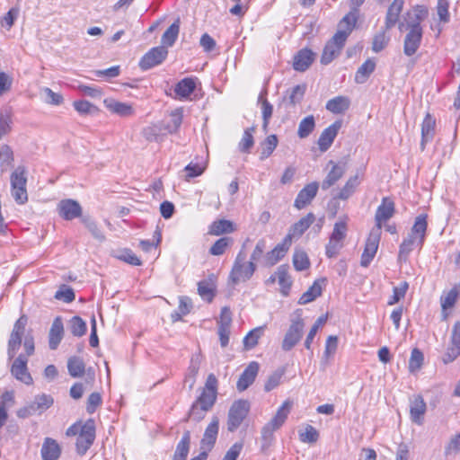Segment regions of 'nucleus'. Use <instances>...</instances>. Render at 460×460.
<instances>
[{
    "instance_id": "16",
    "label": "nucleus",
    "mask_w": 460,
    "mask_h": 460,
    "mask_svg": "<svg viewBox=\"0 0 460 460\" xmlns=\"http://www.w3.org/2000/svg\"><path fill=\"white\" fill-rule=\"evenodd\" d=\"M341 128V121L337 120L322 132L318 139L319 149L322 152H325L330 148Z\"/></svg>"
},
{
    "instance_id": "56",
    "label": "nucleus",
    "mask_w": 460,
    "mask_h": 460,
    "mask_svg": "<svg viewBox=\"0 0 460 460\" xmlns=\"http://www.w3.org/2000/svg\"><path fill=\"white\" fill-rule=\"evenodd\" d=\"M409 288V284L406 281L400 283L399 286L394 287L393 289V296L388 300L387 304L393 305L398 303L401 299L405 296V294Z\"/></svg>"
},
{
    "instance_id": "57",
    "label": "nucleus",
    "mask_w": 460,
    "mask_h": 460,
    "mask_svg": "<svg viewBox=\"0 0 460 460\" xmlns=\"http://www.w3.org/2000/svg\"><path fill=\"white\" fill-rule=\"evenodd\" d=\"M326 321L327 316L322 315L315 321V323L312 326L305 341V347L307 349H310L314 336L316 335L318 330L326 323Z\"/></svg>"
},
{
    "instance_id": "28",
    "label": "nucleus",
    "mask_w": 460,
    "mask_h": 460,
    "mask_svg": "<svg viewBox=\"0 0 460 460\" xmlns=\"http://www.w3.org/2000/svg\"><path fill=\"white\" fill-rule=\"evenodd\" d=\"M350 105V100L347 96H336L326 102L325 108L333 114L344 113Z\"/></svg>"
},
{
    "instance_id": "26",
    "label": "nucleus",
    "mask_w": 460,
    "mask_h": 460,
    "mask_svg": "<svg viewBox=\"0 0 460 460\" xmlns=\"http://www.w3.org/2000/svg\"><path fill=\"white\" fill-rule=\"evenodd\" d=\"M426 403L421 396H416L410 405L411 419L413 422L420 425L423 420V415L426 412Z\"/></svg>"
},
{
    "instance_id": "40",
    "label": "nucleus",
    "mask_w": 460,
    "mask_h": 460,
    "mask_svg": "<svg viewBox=\"0 0 460 460\" xmlns=\"http://www.w3.org/2000/svg\"><path fill=\"white\" fill-rule=\"evenodd\" d=\"M67 370L71 376H82L85 371V364L79 357H71L67 361Z\"/></svg>"
},
{
    "instance_id": "1",
    "label": "nucleus",
    "mask_w": 460,
    "mask_h": 460,
    "mask_svg": "<svg viewBox=\"0 0 460 460\" xmlns=\"http://www.w3.org/2000/svg\"><path fill=\"white\" fill-rule=\"evenodd\" d=\"M413 14L415 18L408 22L410 31L406 34L403 44V52L409 57L414 55L420 48L422 39L420 22L426 17L427 11L418 7Z\"/></svg>"
},
{
    "instance_id": "33",
    "label": "nucleus",
    "mask_w": 460,
    "mask_h": 460,
    "mask_svg": "<svg viewBox=\"0 0 460 460\" xmlns=\"http://www.w3.org/2000/svg\"><path fill=\"white\" fill-rule=\"evenodd\" d=\"M323 280L314 281V284L301 296V297L298 300V303L300 305H306L314 301L318 296H320L323 292Z\"/></svg>"
},
{
    "instance_id": "63",
    "label": "nucleus",
    "mask_w": 460,
    "mask_h": 460,
    "mask_svg": "<svg viewBox=\"0 0 460 460\" xmlns=\"http://www.w3.org/2000/svg\"><path fill=\"white\" fill-rule=\"evenodd\" d=\"M460 452V434L454 435L445 447V456L456 455Z\"/></svg>"
},
{
    "instance_id": "50",
    "label": "nucleus",
    "mask_w": 460,
    "mask_h": 460,
    "mask_svg": "<svg viewBox=\"0 0 460 460\" xmlns=\"http://www.w3.org/2000/svg\"><path fill=\"white\" fill-rule=\"evenodd\" d=\"M12 114L7 109L0 111V139L7 135L12 128Z\"/></svg>"
},
{
    "instance_id": "20",
    "label": "nucleus",
    "mask_w": 460,
    "mask_h": 460,
    "mask_svg": "<svg viewBox=\"0 0 460 460\" xmlns=\"http://www.w3.org/2000/svg\"><path fill=\"white\" fill-rule=\"evenodd\" d=\"M332 165V169L326 175L325 179L322 182V189L328 190L330 187L334 185L345 173L346 166L345 164H335L332 161L329 162Z\"/></svg>"
},
{
    "instance_id": "47",
    "label": "nucleus",
    "mask_w": 460,
    "mask_h": 460,
    "mask_svg": "<svg viewBox=\"0 0 460 460\" xmlns=\"http://www.w3.org/2000/svg\"><path fill=\"white\" fill-rule=\"evenodd\" d=\"M68 328L71 333L76 337L84 335L87 330L85 322L79 316L72 317L69 321Z\"/></svg>"
},
{
    "instance_id": "19",
    "label": "nucleus",
    "mask_w": 460,
    "mask_h": 460,
    "mask_svg": "<svg viewBox=\"0 0 460 460\" xmlns=\"http://www.w3.org/2000/svg\"><path fill=\"white\" fill-rule=\"evenodd\" d=\"M104 106L111 112L121 117H129L134 114V109L128 102H121L113 98H107L103 101Z\"/></svg>"
},
{
    "instance_id": "53",
    "label": "nucleus",
    "mask_w": 460,
    "mask_h": 460,
    "mask_svg": "<svg viewBox=\"0 0 460 460\" xmlns=\"http://www.w3.org/2000/svg\"><path fill=\"white\" fill-rule=\"evenodd\" d=\"M293 264L296 270H306L310 265L307 254L304 251H296L293 256Z\"/></svg>"
},
{
    "instance_id": "13",
    "label": "nucleus",
    "mask_w": 460,
    "mask_h": 460,
    "mask_svg": "<svg viewBox=\"0 0 460 460\" xmlns=\"http://www.w3.org/2000/svg\"><path fill=\"white\" fill-rule=\"evenodd\" d=\"M394 213V203L389 198H383L381 204L378 206L375 219L376 226L374 227H379V231L382 232V223L390 219Z\"/></svg>"
},
{
    "instance_id": "59",
    "label": "nucleus",
    "mask_w": 460,
    "mask_h": 460,
    "mask_svg": "<svg viewBox=\"0 0 460 460\" xmlns=\"http://www.w3.org/2000/svg\"><path fill=\"white\" fill-rule=\"evenodd\" d=\"M458 295L459 291L457 290V288H453L447 294L441 296L440 301L443 311L454 306L458 297Z\"/></svg>"
},
{
    "instance_id": "52",
    "label": "nucleus",
    "mask_w": 460,
    "mask_h": 460,
    "mask_svg": "<svg viewBox=\"0 0 460 460\" xmlns=\"http://www.w3.org/2000/svg\"><path fill=\"white\" fill-rule=\"evenodd\" d=\"M116 258L133 266H139L142 264L140 259L129 249L119 251Z\"/></svg>"
},
{
    "instance_id": "37",
    "label": "nucleus",
    "mask_w": 460,
    "mask_h": 460,
    "mask_svg": "<svg viewBox=\"0 0 460 460\" xmlns=\"http://www.w3.org/2000/svg\"><path fill=\"white\" fill-rule=\"evenodd\" d=\"M338 348V338L337 336L331 335L327 338L325 342V349L324 352L321 360V367L323 370L325 369V367L328 365L330 358H332Z\"/></svg>"
},
{
    "instance_id": "48",
    "label": "nucleus",
    "mask_w": 460,
    "mask_h": 460,
    "mask_svg": "<svg viewBox=\"0 0 460 460\" xmlns=\"http://www.w3.org/2000/svg\"><path fill=\"white\" fill-rule=\"evenodd\" d=\"M233 243L234 241L231 237H222L214 243L209 249V252L215 256L222 255Z\"/></svg>"
},
{
    "instance_id": "54",
    "label": "nucleus",
    "mask_w": 460,
    "mask_h": 460,
    "mask_svg": "<svg viewBox=\"0 0 460 460\" xmlns=\"http://www.w3.org/2000/svg\"><path fill=\"white\" fill-rule=\"evenodd\" d=\"M217 393L208 392L203 390L201 394L195 401L199 403L204 409L210 410L216 402Z\"/></svg>"
},
{
    "instance_id": "10",
    "label": "nucleus",
    "mask_w": 460,
    "mask_h": 460,
    "mask_svg": "<svg viewBox=\"0 0 460 460\" xmlns=\"http://www.w3.org/2000/svg\"><path fill=\"white\" fill-rule=\"evenodd\" d=\"M168 55V50L164 47L159 46L152 48L146 52L139 61V66L142 70H148L163 63Z\"/></svg>"
},
{
    "instance_id": "49",
    "label": "nucleus",
    "mask_w": 460,
    "mask_h": 460,
    "mask_svg": "<svg viewBox=\"0 0 460 460\" xmlns=\"http://www.w3.org/2000/svg\"><path fill=\"white\" fill-rule=\"evenodd\" d=\"M426 230H427L426 216L420 215L419 217H416L411 233L417 235L419 237L420 242H424Z\"/></svg>"
},
{
    "instance_id": "34",
    "label": "nucleus",
    "mask_w": 460,
    "mask_h": 460,
    "mask_svg": "<svg viewBox=\"0 0 460 460\" xmlns=\"http://www.w3.org/2000/svg\"><path fill=\"white\" fill-rule=\"evenodd\" d=\"M190 432L189 430H186L180 442L178 443L176 447V450L173 455V458L175 460H186L187 456L189 454L190 450Z\"/></svg>"
},
{
    "instance_id": "25",
    "label": "nucleus",
    "mask_w": 460,
    "mask_h": 460,
    "mask_svg": "<svg viewBox=\"0 0 460 460\" xmlns=\"http://www.w3.org/2000/svg\"><path fill=\"white\" fill-rule=\"evenodd\" d=\"M40 452L43 460H58L60 456L61 449L55 439L46 438Z\"/></svg>"
},
{
    "instance_id": "31",
    "label": "nucleus",
    "mask_w": 460,
    "mask_h": 460,
    "mask_svg": "<svg viewBox=\"0 0 460 460\" xmlns=\"http://www.w3.org/2000/svg\"><path fill=\"white\" fill-rule=\"evenodd\" d=\"M180 32V19L178 18L163 34L161 42L162 47L167 49L172 47L176 41Z\"/></svg>"
},
{
    "instance_id": "18",
    "label": "nucleus",
    "mask_w": 460,
    "mask_h": 460,
    "mask_svg": "<svg viewBox=\"0 0 460 460\" xmlns=\"http://www.w3.org/2000/svg\"><path fill=\"white\" fill-rule=\"evenodd\" d=\"M315 217L313 213H308L305 217H302L296 223L292 225L288 230V234L286 236H289L290 243L294 239H298L302 234L309 228V226L314 222Z\"/></svg>"
},
{
    "instance_id": "43",
    "label": "nucleus",
    "mask_w": 460,
    "mask_h": 460,
    "mask_svg": "<svg viewBox=\"0 0 460 460\" xmlns=\"http://www.w3.org/2000/svg\"><path fill=\"white\" fill-rule=\"evenodd\" d=\"M13 153L7 145L0 147V170L2 172H6L13 164Z\"/></svg>"
},
{
    "instance_id": "11",
    "label": "nucleus",
    "mask_w": 460,
    "mask_h": 460,
    "mask_svg": "<svg viewBox=\"0 0 460 460\" xmlns=\"http://www.w3.org/2000/svg\"><path fill=\"white\" fill-rule=\"evenodd\" d=\"M219 430V420L217 417H213L210 423L205 429L203 438L200 441V450L207 455L213 448Z\"/></svg>"
},
{
    "instance_id": "9",
    "label": "nucleus",
    "mask_w": 460,
    "mask_h": 460,
    "mask_svg": "<svg viewBox=\"0 0 460 460\" xmlns=\"http://www.w3.org/2000/svg\"><path fill=\"white\" fill-rule=\"evenodd\" d=\"M27 324L26 316H21L14 323L13 331L8 341V356L13 358L21 347L22 336Z\"/></svg>"
},
{
    "instance_id": "23",
    "label": "nucleus",
    "mask_w": 460,
    "mask_h": 460,
    "mask_svg": "<svg viewBox=\"0 0 460 460\" xmlns=\"http://www.w3.org/2000/svg\"><path fill=\"white\" fill-rule=\"evenodd\" d=\"M435 128H436V120L435 119L428 113L421 124V141H420V148L421 150L425 149V146L427 143L430 142L435 136Z\"/></svg>"
},
{
    "instance_id": "7",
    "label": "nucleus",
    "mask_w": 460,
    "mask_h": 460,
    "mask_svg": "<svg viewBox=\"0 0 460 460\" xmlns=\"http://www.w3.org/2000/svg\"><path fill=\"white\" fill-rule=\"evenodd\" d=\"M95 438V425L93 420H88L80 429L79 436L76 439V450L81 456L93 445Z\"/></svg>"
},
{
    "instance_id": "27",
    "label": "nucleus",
    "mask_w": 460,
    "mask_h": 460,
    "mask_svg": "<svg viewBox=\"0 0 460 460\" xmlns=\"http://www.w3.org/2000/svg\"><path fill=\"white\" fill-rule=\"evenodd\" d=\"M403 4L404 0H394L388 7L385 16V28L387 30L393 28L398 22Z\"/></svg>"
},
{
    "instance_id": "55",
    "label": "nucleus",
    "mask_w": 460,
    "mask_h": 460,
    "mask_svg": "<svg viewBox=\"0 0 460 460\" xmlns=\"http://www.w3.org/2000/svg\"><path fill=\"white\" fill-rule=\"evenodd\" d=\"M255 130L254 127L246 128L243 132V137L239 143V148L242 152L246 153L253 146L254 140L252 132Z\"/></svg>"
},
{
    "instance_id": "24",
    "label": "nucleus",
    "mask_w": 460,
    "mask_h": 460,
    "mask_svg": "<svg viewBox=\"0 0 460 460\" xmlns=\"http://www.w3.org/2000/svg\"><path fill=\"white\" fill-rule=\"evenodd\" d=\"M314 59V53L307 49H301L295 57L293 61V67L299 72L305 71L313 63Z\"/></svg>"
},
{
    "instance_id": "17",
    "label": "nucleus",
    "mask_w": 460,
    "mask_h": 460,
    "mask_svg": "<svg viewBox=\"0 0 460 460\" xmlns=\"http://www.w3.org/2000/svg\"><path fill=\"white\" fill-rule=\"evenodd\" d=\"M11 372L16 379L22 381L26 385L32 383V377L27 371V357L20 355L12 366Z\"/></svg>"
},
{
    "instance_id": "62",
    "label": "nucleus",
    "mask_w": 460,
    "mask_h": 460,
    "mask_svg": "<svg viewBox=\"0 0 460 460\" xmlns=\"http://www.w3.org/2000/svg\"><path fill=\"white\" fill-rule=\"evenodd\" d=\"M357 13L358 12H354L351 9V11L348 14H346L340 22V27L345 28V29H342L341 31H347L348 36L351 32V31L357 22Z\"/></svg>"
},
{
    "instance_id": "42",
    "label": "nucleus",
    "mask_w": 460,
    "mask_h": 460,
    "mask_svg": "<svg viewBox=\"0 0 460 460\" xmlns=\"http://www.w3.org/2000/svg\"><path fill=\"white\" fill-rule=\"evenodd\" d=\"M279 143L278 137L276 135L272 134L266 137V139L261 143V152L260 155V159L264 160L271 155L275 148L277 147Z\"/></svg>"
},
{
    "instance_id": "21",
    "label": "nucleus",
    "mask_w": 460,
    "mask_h": 460,
    "mask_svg": "<svg viewBox=\"0 0 460 460\" xmlns=\"http://www.w3.org/2000/svg\"><path fill=\"white\" fill-rule=\"evenodd\" d=\"M64 325L61 317L54 319L49 333V346L50 349H56L63 339Z\"/></svg>"
},
{
    "instance_id": "30",
    "label": "nucleus",
    "mask_w": 460,
    "mask_h": 460,
    "mask_svg": "<svg viewBox=\"0 0 460 460\" xmlns=\"http://www.w3.org/2000/svg\"><path fill=\"white\" fill-rule=\"evenodd\" d=\"M266 325H261L251 330L243 340L244 350H251L258 344L259 340L263 336Z\"/></svg>"
},
{
    "instance_id": "58",
    "label": "nucleus",
    "mask_w": 460,
    "mask_h": 460,
    "mask_svg": "<svg viewBox=\"0 0 460 460\" xmlns=\"http://www.w3.org/2000/svg\"><path fill=\"white\" fill-rule=\"evenodd\" d=\"M299 438L304 443H315L319 438V433L312 425H306L305 430L299 433Z\"/></svg>"
},
{
    "instance_id": "51",
    "label": "nucleus",
    "mask_w": 460,
    "mask_h": 460,
    "mask_svg": "<svg viewBox=\"0 0 460 460\" xmlns=\"http://www.w3.org/2000/svg\"><path fill=\"white\" fill-rule=\"evenodd\" d=\"M276 275L278 278L279 284L282 288V293L284 295H287L288 293L286 289H289V288L291 287V279L288 275V266L280 265L277 270Z\"/></svg>"
},
{
    "instance_id": "61",
    "label": "nucleus",
    "mask_w": 460,
    "mask_h": 460,
    "mask_svg": "<svg viewBox=\"0 0 460 460\" xmlns=\"http://www.w3.org/2000/svg\"><path fill=\"white\" fill-rule=\"evenodd\" d=\"M305 84H298L293 87L288 95L289 103L291 105H296V103H299L305 93Z\"/></svg>"
},
{
    "instance_id": "44",
    "label": "nucleus",
    "mask_w": 460,
    "mask_h": 460,
    "mask_svg": "<svg viewBox=\"0 0 460 460\" xmlns=\"http://www.w3.org/2000/svg\"><path fill=\"white\" fill-rule=\"evenodd\" d=\"M258 102L261 104V113L263 119L262 128L264 130H267L270 119L272 116L273 106L268 102L266 98H264L263 93H260Z\"/></svg>"
},
{
    "instance_id": "12",
    "label": "nucleus",
    "mask_w": 460,
    "mask_h": 460,
    "mask_svg": "<svg viewBox=\"0 0 460 460\" xmlns=\"http://www.w3.org/2000/svg\"><path fill=\"white\" fill-rule=\"evenodd\" d=\"M58 211L65 220H73L82 215V207L76 200L66 199L59 201Z\"/></svg>"
},
{
    "instance_id": "64",
    "label": "nucleus",
    "mask_w": 460,
    "mask_h": 460,
    "mask_svg": "<svg viewBox=\"0 0 460 460\" xmlns=\"http://www.w3.org/2000/svg\"><path fill=\"white\" fill-rule=\"evenodd\" d=\"M53 404V398L50 395L40 394L35 397L32 405H35V411H45Z\"/></svg>"
},
{
    "instance_id": "41",
    "label": "nucleus",
    "mask_w": 460,
    "mask_h": 460,
    "mask_svg": "<svg viewBox=\"0 0 460 460\" xmlns=\"http://www.w3.org/2000/svg\"><path fill=\"white\" fill-rule=\"evenodd\" d=\"M171 119L167 124H163L164 130L170 134L175 133L182 123L183 111L181 109H176L170 114Z\"/></svg>"
},
{
    "instance_id": "2",
    "label": "nucleus",
    "mask_w": 460,
    "mask_h": 460,
    "mask_svg": "<svg viewBox=\"0 0 460 460\" xmlns=\"http://www.w3.org/2000/svg\"><path fill=\"white\" fill-rule=\"evenodd\" d=\"M292 408V402L286 401L278 409L276 414L270 419V420L266 423L261 429V439L262 450L267 449L272 440L273 434L276 430H278L286 421L288 414L290 413Z\"/></svg>"
},
{
    "instance_id": "5",
    "label": "nucleus",
    "mask_w": 460,
    "mask_h": 460,
    "mask_svg": "<svg viewBox=\"0 0 460 460\" xmlns=\"http://www.w3.org/2000/svg\"><path fill=\"white\" fill-rule=\"evenodd\" d=\"M250 404L245 400L235 401L229 409L227 418V429L230 432L236 430L248 414Z\"/></svg>"
},
{
    "instance_id": "35",
    "label": "nucleus",
    "mask_w": 460,
    "mask_h": 460,
    "mask_svg": "<svg viewBox=\"0 0 460 460\" xmlns=\"http://www.w3.org/2000/svg\"><path fill=\"white\" fill-rule=\"evenodd\" d=\"M196 83L193 78H184L175 86L174 92L181 99L188 98L195 90Z\"/></svg>"
},
{
    "instance_id": "45",
    "label": "nucleus",
    "mask_w": 460,
    "mask_h": 460,
    "mask_svg": "<svg viewBox=\"0 0 460 460\" xmlns=\"http://www.w3.org/2000/svg\"><path fill=\"white\" fill-rule=\"evenodd\" d=\"M315 127L314 118L313 115H309L305 118H304L299 125H298V130L297 135L300 138H305L307 137L314 130Z\"/></svg>"
},
{
    "instance_id": "39",
    "label": "nucleus",
    "mask_w": 460,
    "mask_h": 460,
    "mask_svg": "<svg viewBox=\"0 0 460 460\" xmlns=\"http://www.w3.org/2000/svg\"><path fill=\"white\" fill-rule=\"evenodd\" d=\"M359 183L360 181L358 175L349 177V180L346 181L345 185L339 192L337 198L342 200L348 199L355 192Z\"/></svg>"
},
{
    "instance_id": "14",
    "label": "nucleus",
    "mask_w": 460,
    "mask_h": 460,
    "mask_svg": "<svg viewBox=\"0 0 460 460\" xmlns=\"http://www.w3.org/2000/svg\"><path fill=\"white\" fill-rule=\"evenodd\" d=\"M319 184L316 181L305 185L297 194L294 206L297 209H302L311 203L318 191Z\"/></svg>"
},
{
    "instance_id": "32",
    "label": "nucleus",
    "mask_w": 460,
    "mask_h": 460,
    "mask_svg": "<svg viewBox=\"0 0 460 460\" xmlns=\"http://www.w3.org/2000/svg\"><path fill=\"white\" fill-rule=\"evenodd\" d=\"M376 68V62L368 58L367 59L357 70L355 75V82L357 84H364L370 75L374 72Z\"/></svg>"
},
{
    "instance_id": "22",
    "label": "nucleus",
    "mask_w": 460,
    "mask_h": 460,
    "mask_svg": "<svg viewBox=\"0 0 460 460\" xmlns=\"http://www.w3.org/2000/svg\"><path fill=\"white\" fill-rule=\"evenodd\" d=\"M290 245L291 243L289 236H285L282 243L276 245L273 250L267 253V264L270 266L275 265L279 260H281L285 256Z\"/></svg>"
},
{
    "instance_id": "8",
    "label": "nucleus",
    "mask_w": 460,
    "mask_h": 460,
    "mask_svg": "<svg viewBox=\"0 0 460 460\" xmlns=\"http://www.w3.org/2000/svg\"><path fill=\"white\" fill-rule=\"evenodd\" d=\"M381 231H379V227H373L366 241L365 249L361 255L360 265L362 267H367L373 261L378 249Z\"/></svg>"
},
{
    "instance_id": "60",
    "label": "nucleus",
    "mask_w": 460,
    "mask_h": 460,
    "mask_svg": "<svg viewBox=\"0 0 460 460\" xmlns=\"http://www.w3.org/2000/svg\"><path fill=\"white\" fill-rule=\"evenodd\" d=\"M44 102L48 104L60 105L63 102V97L61 94L53 92L50 88L45 87L41 90Z\"/></svg>"
},
{
    "instance_id": "15",
    "label": "nucleus",
    "mask_w": 460,
    "mask_h": 460,
    "mask_svg": "<svg viewBox=\"0 0 460 460\" xmlns=\"http://www.w3.org/2000/svg\"><path fill=\"white\" fill-rule=\"evenodd\" d=\"M259 367V364L256 361H252L247 366L236 383V388L239 392H243L254 382Z\"/></svg>"
},
{
    "instance_id": "29",
    "label": "nucleus",
    "mask_w": 460,
    "mask_h": 460,
    "mask_svg": "<svg viewBox=\"0 0 460 460\" xmlns=\"http://www.w3.org/2000/svg\"><path fill=\"white\" fill-rule=\"evenodd\" d=\"M423 242L419 241V237L411 233L403 240L400 245L399 261H406L410 252L413 250L414 246H421Z\"/></svg>"
},
{
    "instance_id": "36",
    "label": "nucleus",
    "mask_w": 460,
    "mask_h": 460,
    "mask_svg": "<svg viewBox=\"0 0 460 460\" xmlns=\"http://www.w3.org/2000/svg\"><path fill=\"white\" fill-rule=\"evenodd\" d=\"M234 231L233 222L226 219H220L214 221L208 230V234L212 235H221L223 234H229Z\"/></svg>"
},
{
    "instance_id": "6",
    "label": "nucleus",
    "mask_w": 460,
    "mask_h": 460,
    "mask_svg": "<svg viewBox=\"0 0 460 460\" xmlns=\"http://www.w3.org/2000/svg\"><path fill=\"white\" fill-rule=\"evenodd\" d=\"M305 323L303 319L297 315L291 320V324L285 334L281 348L285 351L290 350L301 340Z\"/></svg>"
},
{
    "instance_id": "4",
    "label": "nucleus",
    "mask_w": 460,
    "mask_h": 460,
    "mask_svg": "<svg viewBox=\"0 0 460 460\" xmlns=\"http://www.w3.org/2000/svg\"><path fill=\"white\" fill-rule=\"evenodd\" d=\"M348 38V32L344 31H338L334 36L325 45L322 57L321 63L328 65L335 58H337L342 49Z\"/></svg>"
},
{
    "instance_id": "3",
    "label": "nucleus",
    "mask_w": 460,
    "mask_h": 460,
    "mask_svg": "<svg viewBox=\"0 0 460 460\" xmlns=\"http://www.w3.org/2000/svg\"><path fill=\"white\" fill-rule=\"evenodd\" d=\"M256 268V264L252 263V261H246V253L242 249L234 261L229 273V281L234 286L246 282L252 277Z\"/></svg>"
},
{
    "instance_id": "46",
    "label": "nucleus",
    "mask_w": 460,
    "mask_h": 460,
    "mask_svg": "<svg viewBox=\"0 0 460 460\" xmlns=\"http://www.w3.org/2000/svg\"><path fill=\"white\" fill-rule=\"evenodd\" d=\"M163 130V125H151L143 129L142 135L149 142H158L162 139Z\"/></svg>"
},
{
    "instance_id": "38",
    "label": "nucleus",
    "mask_w": 460,
    "mask_h": 460,
    "mask_svg": "<svg viewBox=\"0 0 460 460\" xmlns=\"http://www.w3.org/2000/svg\"><path fill=\"white\" fill-rule=\"evenodd\" d=\"M27 170L25 166L19 165L11 174V188H26Z\"/></svg>"
}]
</instances>
